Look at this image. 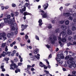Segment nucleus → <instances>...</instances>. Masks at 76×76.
I'll return each instance as SVG.
<instances>
[{"mask_svg":"<svg viewBox=\"0 0 76 76\" xmlns=\"http://www.w3.org/2000/svg\"><path fill=\"white\" fill-rule=\"evenodd\" d=\"M73 63L72 64V67H73L74 68H75L76 67V64H75V62H73Z\"/></svg>","mask_w":76,"mask_h":76,"instance_id":"a878e982","label":"nucleus"},{"mask_svg":"<svg viewBox=\"0 0 76 76\" xmlns=\"http://www.w3.org/2000/svg\"><path fill=\"white\" fill-rule=\"evenodd\" d=\"M10 54H12V52H7V53L5 52H3V53L1 54V56L3 57H5L6 54H8L9 56H10Z\"/></svg>","mask_w":76,"mask_h":76,"instance_id":"1a4fd4ad","label":"nucleus"},{"mask_svg":"<svg viewBox=\"0 0 76 76\" xmlns=\"http://www.w3.org/2000/svg\"><path fill=\"white\" fill-rule=\"evenodd\" d=\"M43 67H44L45 69H47L48 68V67L46 66H45V65H44L43 66Z\"/></svg>","mask_w":76,"mask_h":76,"instance_id":"3c124183","label":"nucleus"},{"mask_svg":"<svg viewBox=\"0 0 76 76\" xmlns=\"http://www.w3.org/2000/svg\"><path fill=\"white\" fill-rule=\"evenodd\" d=\"M12 42V41L11 39H9L8 41V43H9V44L11 43V42Z\"/></svg>","mask_w":76,"mask_h":76,"instance_id":"ea45409f","label":"nucleus"},{"mask_svg":"<svg viewBox=\"0 0 76 76\" xmlns=\"http://www.w3.org/2000/svg\"><path fill=\"white\" fill-rule=\"evenodd\" d=\"M52 25L51 24H49L48 25V29H51V28H52Z\"/></svg>","mask_w":76,"mask_h":76,"instance_id":"cd10ccee","label":"nucleus"},{"mask_svg":"<svg viewBox=\"0 0 76 76\" xmlns=\"http://www.w3.org/2000/svg\"><path fill=\"white\" fill-rule=\"evenodd\" d=\"M4 60H5V61H7L9 60V58L5 57L4 58Z\"/></svg>","mask_w":76,"mask_h":76,"instance_id":"e433bc0d","label":"nucleus"},{"mask_svg":"<svg viewBox=\"0 0 76 76\" xmlns=\"http://www.w3.org/2000/svg\"><path fill=\"white\" fill-rule=\"evenodd\" d=\"M8 51V49H7V46H6L5 48V51Z\"/></svg>","mask_w":76,"mask_h":76,"instance_id":"a18cd8bd","label":"nucleus"},{"mask_svg":"<svg viewBox=\"0 0 76 76\" xmlns=\"http://www.w3.org/2000/svg\"><path fill=\"white\" fill-rule=\"evenodd\" d=\"M69 5H70V4L69 3V4H65V6H69Z\"/></svg>","mask_w":76,"mask_h":76,"instance_id":"6e6d98bb","label":"nucleus"},{"mask_svg":"<svg viewBox=\"0 0 76 76\" xmlns=\"http://www.w3.org/2000/svg\"><path fill=\"white\" fill-rule=\"evenodd\" d=\"M44 72H45L47 75V76H54V75H52L50 74L49 73V72L48 71H46V70H44Z\"/></svg>","mask_w":76,"mask_h":76,"instance_id":"dca6fc26","label":"nucleus"},{"mask_svg":"<svg viewBox=\"0 0 76 76\" xmlns=\"http://www.w3.org/2000/svg\"><path fill=\"white\" fill-rule=\"evenodd\" d=\"M70 55L66 56L65 58V59H66V60L69 59V58H70Z\"/></svg>","mask_w":76,"mask_h":76,"instance_id":"4c0bfd02","label":"nucleus"},{"mask_svg":"<svg viewBox=\"0 0 76 76\" xmlns=\"http://www.w3.org/2000/svg\"><path fill=\"white\" fill-rule=\"evenodd\" d=\"M46 47H47L48 48V49H49V48H50V45H46Z\"/></svg>","mask_w":76,"mask_h":76,"instance_id":"c03bdc74","label":"nucleus"},{"mask_svg":"<svg viewBox=\"0 0 76 76\" xmlns=\"http://www.w3.org/2000/svg\"><path fill=\"white\" fill-rule=\"evenodd\" d=\"M73 21L74 22H76V18H74L73 20Z\"/></svg>","mask_w":76,"mask_h":76,"instance_id":"774afa93","label":"nucleus"},{"mask_svg":"<svg viewBox=\"0 0 76 76\" xmlns=\"http://www.w3.org/2000/svg\"><path fill=\"white\" fill-rule=\"evenodd\" d=\"M35 37L36 39L37 40H38V41H39V37L37 36H36Z\"/></svg>","mask_w":76,"mask_h":76,"instance_id":"a19ab883","label":"nucleus"},{"mask_svg":"<svg viewBox=\"0 0 76 76\" xmlns=\"http://www.w3.org/2000/svg\"><path fill=\"white\" fill-rule=\"evenodd\" d=\"M6 43H2V47H5V46H6Z\"/></svg>","mask_w":76,"mask_h":76,"instance_id":"72a5a7b5","label":"nucleus"},{"mask_svg":"<svg viewBox=\"0 0 76 76\" xmlns=\"http://www.w3.org/2000/svg\"><path fill=\"white\" fill-rule=\"evenodd\" d=\"M18 27L16 28L15 31V34L16 35V34H18Z\"/></svg>","mask_w":76,"mask_h":76,"instance_id":"5701e85b","label":"nucleus"},{"mask_svg":"<svg viewBox=\"0 0 76 76\" xmlns=\"http://www.w3.org/2000/svg\"><path fill=\"white\" fill-rule=\"evenodd\" d=\"M0 35L4 39V41L7 39L6 37V33H5L3 32L2 33H0Z\"/></svg>","mask_w":76,"mask_h":76,"instance_id":"f8f14e48","label":"nucleus"},{"mask_svg":"<svg viewBox=\"0 0 76 76\" xmlns=\"http://www.w3.org/2000/svg\"><path fill=\"white\" fill-rule=\"evenodd\" d=\"M64 56H63V55H61V57H60V58H61V59H63V58H64Z\"/></svg>","mask_w":76,"mask_h":76,"instance_id":"13d9d810","label":"nucleus"},{"mask_svg":"<svg viewBox=\"0 0 76 76\" xmlns=\"http://www.w3.org/2000/svg\"><path fill=\"white\" fill-rule=\"evenodd\" d=\"M63 55V54L62 53H59L57 55V57L59 58H60L61 56Z\"/></svg>","mask_w":76,"mask_h":76,"instance_id":"4be33fe9","label":"nucleus"},{"mask_svg":"<svg viewBox=\"0 0 76 76\" xmlns=\"http://www.w3.org/2000/svg\"><path fill=\"white\" fill-rule=\"evenodd\" d=\"M39 12H41V15H42V17L43 18H47L48 15H47V13L45 12L44 11L41 10H39Z\"/></svg>","mask_w":76,"mask_h":76,"instance_id":"39448f33","label":"nucleus"},{"mask_svg":"<svg viewBox=\"0 0 76 76\" xmlns=\"http://www.w3.org/2000/svg\"><path fill=\"white\" fill-rule=\"evenodd\" d=\"M14 61L15 62V63H16V62H17L18 60L16 58L14 60Z\"/></svg>","mask_w":76,"mask_h":76,"instance_id":"5fc2aeb1","label":"nucleus"},{"mask_svg":"<svg viewBox=\"0 0 76 76\" xmlns=\"http://www.w3.org/2000/svg\"><path fill=\"white\" fill-rule=\"evenodd\" d=\"M66 39L65 37L61 39V41L63 42H66Z\"/></svg>","mask_w":76,"mask_h":76,"instance_id":"aec40b11","label":"nucleus"},{"mask_svg":"<svg viewBox=\"0 0 76 76\" xmlns=\"http://www.w3.org/2000/svg\"><path fill=\"white\" fill-rule=\"evenodd\" d=\"M73 39L74 40H76V35H75L73 36Z\"/></svg>","mask_w":76,"mask_h":76,"instance_id":"864d4df0","label":"nucleus"},{"mask_svg":"<svg viewBox=\"0 0 76 76\" xmlns=\"http://www.w3.org/2000/svg\"><path fill=\"white\" fill-rule=\"evenodd\" d=\"M73 7V8H74L75 9H76V4L74 5Z\"/></svg>","mask_w":76,"mask_h":76,"instance_id":"338daca9","label":"nucleus"},{"mask_svg":"<svg viewBox=\"0 0 76 76\" xmlns=\"http://www.w3.org/2000/svg\"><path fill=\"white\" fill-rule=\"evenodd\" d=\"M9 7V6H6L5 7V9H7Z\"/></svg>","mask_w":76,"mask_h":76,"instance_id":"bf43d9fd","label":"nucleus"},{"mask_svg":"<svg viewBox=\"0 0 76 76\" xmlns=\"http://www.w3.org/2000/svg\"><path fill=\"white\" fill-rule=\"evenodd\" d=\"M53 37V35H51L48 39V42H50L51 44H54L55 43V41L57 40L56 36H55Z\"/></svg>","mask_w":76,"mask_h":76,"instance_id":"f03ea898","label":"nucleus"},{"mask_svg":"<svg viewBox=\"0 0 76 76\" xmlns=\"http://www.w3.org/2000/svg\"><path fill=\"white\" fill-rule=\"evenodd\" d=\"M72 31H75L76 30V27L75 26H73L72 27Z\"/></svg>","mask_w":76,"mask_h":76,"instance_id":"473e14b6","label":"nucleus"},{"mask_svg":"<svg viewBox=\"0 0 76 76\" xmlns=\"http://www.w3.org/2000/svg\"><path fill=\"white\" fill-rule=\"evenodd\" d=\"M4 22L5 23H8L9 24H10L12 22V19H8L7 18H5L4 19Z\"/></svg>","mask_w":76,"mask_h":76,"instance_id":"0eeeda50","label":"nucleus"},{"mask_svg":"<svg viewBox=\"0 0 76 76\" xmlns=\"http://www.w3.org/2000/svg\"><path fill=\"white\" fill-rule=\"evenodd\" d=\"M58 43L59 44H60V45L61 47H62L63 46V43H61V41H59Z\"/></svg>","mask_w":76,"mask_h":76,"instance_id":"c85d7f7f","label":"nucleus"},{"mask_svg":"<svg viewBox=\"0 0 76 76\" xmlns=\"http://www.w3.org/2000/svg\"><path fill=\"white\" fill-rule=\"evenodd\" d=\"M10 28H11L12 31H14L15 30V28L14 26H17V24H16V23H15L14 24H13L12 21V23L10 24Z\"/></svg>","mask_w":76,"mask_h":76,"instance_id":"423d86ee","label":"nucleus"},{"mask_svg":"<svg viewBox=\"0 0 76 76\" xmlns=\"http://www.w3.org/2000/svg\"><path fill=\"white\" fill-rule=\"evenodd\" d=\"M55 32H56V33H59V32H60V31L59 30V28L56 29L55 30Z\"/></svg>","mask_w":76,"mask_h":76,"instance_id":"393cba45","label":"nucleus"},{"mask_svg":"<svg viewBox=\"0 0 76 76\" xmlns=\"http://www.w3.org/2000/svg\"><path fill=\"white\" fill-rule=\"evenodd\" d=\"M43 7H44V10H46L48 7V4L47 3H45L44 5H43Z\"/></svg>","mask_w":76,"mask_h":76,"instance_id":"4468645a","label":"nucleus"},{"mask_svg":"<svg viewBox=\"0 0 76 76\" xmlns=\"http://www.w3.org/2000/svg\"><path fill=\"white\" fill-rule=\"evenodd\" d=\"M29 68L27 67V68L25 69V71L26 72H27V71H28L29 70Z\"/></svg>","mask_w":76,"mask_h":76,"instance_id":"603ef678","label":"nucleus"},{"mask_svg":"<svg viewBox=\"0 0 76 76\" xmlns=\"http://www.w3.org/2000/svg\"><path fill=\"white\" fill-rule=\"evenodd\" d=\"M3 14H1V15L0 16V18H2V17H3Z\"/></svg>","mask_w":76,"mask_h":76,"instance_id":"69168bd1","label":"nucleus"},{"mask_svg":"<svg viewBox=\"0 0 76 76\" xmlns=\"http://www.w3.org/2000/svg\"><path fill=\"white\" fill-rule=\"evenodd\" d=\"M72 43H71L70 42L68 43H67V46H68V47H69V46H70L71 45H72Z\"/></svg>","mask_w":76,"mask_h":76,"instance_id":"c9c22d12","label":"nucleus"},{"mask_svg":"<svg viewBox=\"0 0 76 76\" xmlns=\"http://www.w3.org/2000/svg\"><path fill=\"white\" fill-rule=\"evenodd\" d=\"M26 39H28V36H27V35H26L25 37Z\"/></svg>","mask_w":76,"mask_h":76,"instance_id":"4d7b16f0","label":"nucleus"},{"mask_svg":"<svg viewBox=\"0 0 76 76\" xmlns=\"http://www.w3.org/2000/svg\"><path fill=\"white\" fill-rule=\"evenodd\" d=\"M7 36L8 38H10L11 37V34L10 33H9L7 34Z\"/></svg>","mask_w":76,"mask_h":76,"instance_id":"c756f323","label":"nucleus"},{"mask_svg":"<svg viewBox=\"0 0 76 76\" xmlns=\"http://www.w3.org/2000/svg\"><path fill=\"white\" fill-rule=\"evenodd\" d=\"M65 23L66 25H68L69 24V20H66Z\"/></svg>","mask_w":76,"mask_h":76,"instance_id":"b1692460","label":"nucleus"},{"mask_svg":"<svg viewBox=\"0 0 76 76\" xmlns=\"http://www.w3.org/2000/svg\"><path fill=\"white\" fill-rule=\"evenodd\" d=\"M27 67L29 69V68H30V67H32V66H31V65H27Z\"/></svg>","mask_w":76,"mask_h":76,"instance_id":"052dcab7","label":"nucleus"},{"mask_svg":"<svg viewBox=\"0 0 76 76\" xmlns=\"http://www.w3.org/2000/svg\"><path fill=\"white\" fill-rule=\"evenodd\" d=\"M40 56V55L38 54L37 56L35 55L33 56V59H32V60L36 61V60L37 59L39 60V56Z\"/></svg>","mask_w":76,"mask_h":76,"instance_id":"6e6552de","label":"nucleus"},{"mask_svg":"<svg viewBox=\"0 0 76 76\" xmlns=\"http://www.w3.org/2000/svg\"><path fill=\"white\" fill-rule=\"evenodd\" d=\"M67 33L69 35H71V34H72V31H71L70 30H68L67 31Z\"/></svg>","mask_w":76,"mask_h":76,"instance_id":"a211bd4d","label":"nucleus"},{"mask_svg":"<svg viewBox=\"0 0 76 76\" xmlns=\"http://www.w3.org/2000/svg\"><path fill=\"white\" fill-rule=\"evenodd\" d=\"M39 65V66H41V67H43L44 65V64H43L42 63V62H40Z\"/></svg>","mask_w":76,"mask_h":76,"instance_id":"bb28decb","label":"nucleus"},{"mask_svg":"<svg viewBox=\"0 0 76 76\" xmlns=\"http://www.w3.org/2000/svg\"><path fill=\"white\" fill-rule=\"evenodd\" d=\"M18 66H21L22 64V63H19L18 64Z\"/></svg>","mask_w":76,"mask_h":76,"instance_id":"0e129e2a","label":"nucleus"},{"mask_svg":"<svg viewBox=\"0 0 76 76\" xmlns=\"http://www.w3.org/2000/svg\"><path fill=\"white\" fill-rule=\"evenodd\" d=\"M42 21L41 19H40L38 21V22L39 23V26L40 28H41V25L43 24V23H42Z\"/></svg>","mask_w":76,"mask_h":76,"instance_id":"2eb2a0df","label":"nucleus"},{"mask_svg":"<svg viewBox=\"0 0 76 76\" xmlns=\"http://www.w3.org/2000/svg\"><path fill=\"white\" fill-rule=\"evenodd\" d=\"M56 60L58 62H59L60 61V58H58L57 57L56 58Z\"/></svg>","mask_w":76,"mask_h":76,"instance_id":"f704fd0d","label":"nucleus"},{"mask_svg":"<svg viewBox=\"0 0 76 76\" xmlns=\"http://www.w3.org/2000/svg\"><path fill=\"white\" fill-rule=\"evenodd\" d=\"M69 66L70 69H72V67H73V65L72 64H70Z\"/></svg>","mask_w":76,"mask_h":76,"instance_id":"37998d69","label":"nucleus"},{"mask_svg":"<svg viewBox=\"0 0 76 76\" xmlns=\"http://www.w3.org/2000/svg\"><path fill=\"white\" fill-rule=\"evenodd\" d=\"M68 19L69 20H73V17L72 16H70L68 18Z\"/></svg>","mask_w":76,"mask_h":76,"instance_id":"2f4dec72","label":"nucleus"},{"mask_svg":"<svg viewBox=\"0 0 76 76\" xmlns=\"http://www.w3.org/2000/svg\"><path fill=\"white\" fill-rule=\"evenodd\" d=\"M76 45V42H73V44H72V45Z\"/></svg>","mask_w":76,"mask_h":76,"instance_id":"49530a36","label":"nucleus"},{"mask_svg":"<svg viewBox=\"0 0 76 76\" xmlns=\"http://www.w3.org/2000/svg\"><path fill=\"white\" fill-rule=\"evenodd\" d=\"M68 12H69L64 13V15L65 17H69L70 16H71L72 13H70V12L72 13V10L71 8H69V10H68Z\"/></svg>","mask_w":76,"mask_h":76,"instance_id":"7ed1b4c3","label":"nucleus"},{"mask_svg":"<svg viewBox=\"0 0 76 76\" xmlns=\"http://www.w3.org/2000/svg\"><path fill=\"white\" fill-rule=\"evenodd\" d=\"M16 70L18 71L19 72H20V70L18 68H17L16 69Z\"/></svg>","mask_w":76,"mask_h":76,"instance_id":"e2e57ef3","label":"nucleus"},{"mask_svg":"<svg viewBox=\"0 0 76 76\" xmlns=\"http://www.w3.org/2000/svg\"><path fill=\"white\" fill-rule=\"evenodd\" d=\"M39 51V50L38 49H36L34 51V54H37V53Z\"/></svg>","mask_w":76,"mask_h":76,"instance_id":"412c9836","label":"nucleus"},{"mask_svg":"<svg viewBox=\"0 0 76 76\" xmlns=\"http://www.w3.org/2000/svg\"><path fill=\"white\" fill-rule=\"evenodd\" d=\"M25 5H23V6L22 7V10L21 9L20 10V12L21 13H23V12H25V11L26 10V7H28V6L29 5V4L28 3H26Z\"/></svg>","mask_w":76,"mask_h":76,"instance_id":"20e7f679","label":"nucleus"},{"mask_svg":"<svg viewBox=\"0 0 76 76\" xmlns=\"http://www.w3.org/2000/svg\"><path fill=\"white\" fill-rule=\"evenodd\" d=\"M28 25H23L22 24L21 25V28H23L24 29H26V27H27Z\"/></svg>","mask_w":76,"mask_h":76,"instance_id":"6ab92c4d","label":"nucleus"},{"mask_svg":"<svg viewBox=\"0 0 76 76\" xmlns=\"http://www.w3.org/2000/svg\"><path fill=\"white\" fill-rule=\"evenodd\" d=\"M23 14L24 16H25L23 18L24 20L26 19V17H25V16H26V15H30V16L32 15V14H31V13L27 12H24L23 13Z\"/></svg>","mask_w":76,"mask_h":76,"instance_id":"ddd939ff","label":"nucleus"},{"mask_svg":"<svg viewBox=\"0 0 76 76\" xmlns=\"http://www.w3.org/2000/svg\"><path fill=\"white\" fill-rule=\"evenodd\" d=\"M13 66H14V68H17V67H18V66L16 65V64H15L14 63H12L11 65H10V69L14 70V68H13Z\"/></svg>","mask_w":76,"mask_h":76,"instance_id":"9d476101","label":"nucleus"},{"mask_svg":"<svg viewBox=\"0 0 76 76\" xmlns=\"http://www.w3.org/2000/svg\"><path fill=\"white\" fill-rule=\"evenodd\" d=\"M7 19H10L11 18V15H8L7 16Z\"/></svg>","mask_w":76,"mask_h":76,"instance_id":"58836bf2","label":"nucleus"},{"mask_svg":"<svg viewBox=\"0 0 76 76\" xmlns=\"http://www.w3.org/2000/svg\"><path fill=\"white\" fill-rule=\"evenodd\" d=\"M61 28L63 30H64V31H63L62 32H61V33H60V36L58 37V40L59 41H61L62 39L60 37L61 34H62L63 37H64L65 36V38H66V37H67V35H66V31H65V30L67 29V26L65 25H64L61 26Z\"/></svg>","mask_w":76,"mask_h":76,"instance_id":"f257e3e1","label":"nucleus"},{"mask_svg":"<svg viewBox=\"0 0 76 76\" xmlns=\"http://www.w3.org/2000/svg\"><path fill=\"white\" fill-rule=\"evenodd\" d=\"M12 6L13 7H16V4H12Z\"/></svg>","mask_w":76,"mask_h":76,"instance_id":"79ce46f5","label":"nucleus"},{"mask_svg":"<svg viewBox=\"0 0 76 76\" xmlns=\"http://www.w3.org/2000/svg\"><path fill=\"white\" fill-rule=\"evenodd\" d=\"M72 73L73 75H75L76 73V71H74L72 72Z\"/></svg>","mask_w":76,"mask_h":76,"instance_id":"8fccbe9b","label":"nucleus"},{"mask_svg":"<svg viewBox=\"0 0 76 76\" xmlns=\"http://www.w3.org/2000/svg\"><path fill=\"white\" fill-rule=\"evenodd\" d=\"M18 12H15V16H17V15H18Z\"/></svg>","mask_w":76,"mask_h":76,"instance_id":"09e8293b","label":"nucleus"},{"mask_svg":"<svg viewBox=\"0 0 76 76\" xmlns=\"http://www.w3.org/2000/svg\"><path fill=\"white\" fill-rule=\"evenodd\" d=\"M68 39L69 41H73V38L71 36H69L68 37Z\"/></svg>","mask_w":76,"mask_h":76,"instance_id":"f3484780","label":"nucleus"},{"mask_svg":"<svg viewBox=\"0 0 76 76\" xmlns=\"http://www.w3.org/2000/svg\"><path fill=\"white\" fill-rule=\"evenodd\" d=\"M71 15L73 18H76V13H74L73 14H71Z\"/></svg>","mask_w":76,"mask_h":76,"instance_id":"7c9ffc66","label":"nucleus"},{"mask_svg":"<svg viewBox=\"0 0 76 76\" xmlns=\"http://www.w3.org/2000/svg\"><path fill=\"white\" fill-rule=\"evenodd\" d=\"M64 22V21H61L59 22V23H61V24H63Z\"/></svg>","mask_w":76,"mask_h":76,"instance_id":"de8ad7c7","label":"nucleus"},{"mask_svg":"<svg viewBox=\"0 0 76 76\" xmlns=\"http://www.w3.org/2000/svg\"><path fill=\"white\" fill-rule=\"evenodd\" d=\"M1 8L2 10H4V6H2L1 7Z\"/></svg>","mask_w":76,"mask_h":76,"instance_id":"680f3d73","label":"nucleus"},{"mask_svg":"<svg viewBox=\"0 0 76 76\" xmlns=\"http://www.w3.org/2000/svg\"><path fill=\"white\" fill-rule=\"evenodd\" d=\"M74 58H70L69 59V60L67 61V63L68 64H72L73 63V62H74L73 60Z\"/></svg>","mask_w":76,"mask_h":76,"instance_id":"9b49d317","label":"nucleus"}]
</instances>
